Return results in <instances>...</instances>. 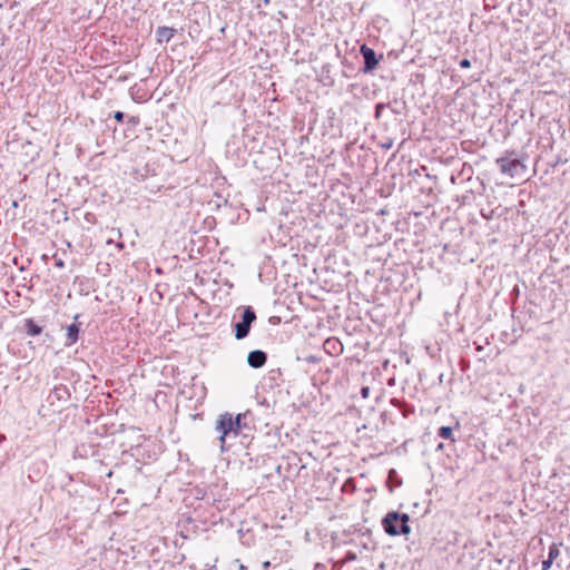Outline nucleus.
I'll list each match as a JSON object with an SVG mask.
<instances>
[{
    "instance_id": "obj_1",
    "label": "nucleus",
    "mask_w": 570,
    "mask_h": 570,
    "mask_svg": "<svg viewBox=\"0 0 570 570\" xmlns=\"http://www.w3.org/2000/svg\"><path fill=\"white\" fill-rule=\"evenodd\" d=\"M246 420L247 413H238L236 416H233V414L225 412L218 415L215 430L219 433L218 441L220 442L222 451L225 450L224 444L230 434L237 436L248 428Z\"/></svg>"
},
{
    "instance_id": "obj_2",
    "label": "nucleus",
    "mask_w": 570,
    "mask_h": 570,
    "mask_svg": "<svg viewBox=\"0 0 570 570\" xmlns=\"http://www.w3.org/2000/svg\"><path fill=\"white\" fill-rule=\"evenodd\" d=\"M409 520V514L391 511L387 512L386 515L382 519V527L385 533L391 537L400 534L406 535L411 532Z\"/></svg>"
},
{
    "instance_id": "obj_3",
    "label": "nucleus",
    "mask_w": 570,
    "mask_h": 570,
    "mask_svg": "<svg viewBox=\"0 0 570 570\" xmlns=\"http://www.w3.org/2000/svg\"><path fill=\"white\" fill-rule=\"evenodd\" d=\"M497 164L503 174L514 177L525 170L523 163L515 157L514 150L505 151V154L497 159Z\"/></svg>"
},
{
    "instance_id": "obj_4",
    "label": "nucleus",
    "mask_w": 570,
    "mask_h": 570,
    "mask_svg": "<svg viewBox=\"0 0 570 570\" xmlns=\"http://www.w3.org/2000/svg\"><path fill=\"white\" fill-rule=\"evenodd\" d=\"M255 321V311L250 306L245 307L242 314V320L237 322L234 326L235 338L244 340L245 337H247L250 331V326Z\"/></svg>"
},
{
    "instance_id": "obj_5",
    "label": "nucleus",
    "mask_w": 570,
    "mask_h": 570,
    "mask_svg": "<svg viewBox=\"0 0 570 570\" xmlns=\"http://www.w3.org/2000/svg\"><path fill=\"white\" fill-rule=\"evenodd\" d=\"M360 51L364 59L363 72H372L379 65V59L376 57L375 51L372 48L367 47L366 45L361 46Z\"/></svg>"
},
{
    "instance_id": "obj_6",
    "label": "nucleus",
    "mask_w": 570,
    "mask_h": 570,
    "mask_svg": "<svg viewBox=\"0 0 570 570\" xmlns=\"http://www.w3.org/2000/svg\"><path fill=\"white\" fill-rule=\"evenodd\" d=\"M267 354L262 350H255L248 353L247 363L253 368H261L266 364Z\"/></svg>"
},
{
    "instance_id": "obj_7",
    "label": "nucleus",
    "mask_w": 570,
    "mask_h": 570,
    "mask_svg": "<svg viewBox=\"0 0 570 570\" xmlns=\"http://www.w3.org/2000/svg\"><path fill=\"white\" fill-rule=\"evenodd\" d=\"M80 326L79 324L72 323L67 326V334L65 346L69 347L73 345L79 338Z\"/></svg>"
},
{
    "instance_id": "obj_8",
    "label": "nucleus",
    "mask_w": 570,
    "mask_h": 570,
    "mask_svg": "<svg viewBox=\"0 0 570 570\" xmlns=\"http://www.w3.org/2000/svg\"><path fill=\"white\" fill-rule=\"evenodd\" d=\"M22 328L29 336H38L43 331V327L36 323L32 318H26L23 321Z\"/></svg>"
},
{
    "instance_id": "obj_9",
    "label": "nucleus",
    "mask_w": 570,
    "mask_h": 570,
    "mask_svg": "<svg viewBox=\"0 0 570 570\" xmlns=\"http://www.w3.org/2000/svg\"><path fill=\"white\" fill-rule=\"evenodd\" d=\"M176 30L169 27H159L156 30V40L159 43L169 42L174 37Z\"/></svg>"
},
{
    "instance_id": "obj_10",
    "label": "nucleus",
    "mask_w": 570,
    "mask_h": 570,
    "mask_svg": "<svg viewBox=\"0 0 570 570\" xmlns=\"http://www.w3.org/2000/svg\"><path fill=\"white\" fill-rule=\"evenodd\" d=\"M69 397L68 389L63 385L56 386L49 394V399L67 400Z\"/></svg>"
},
{
    "instance_id": "obj_11",
    "label": "nucleus",
    "mask_w": 570,
    "mask_h": 570,
    "mask_svg": "<svg viewBox=\"0 0 570 570\" xmlns=\"http://www.w3.org/2000/svg\"><path fill=\"white\" fill-rule=\"evenodd\" d=\"M438 435L442 439L454 441V439L452 438V435H453L452 428H450V426H441L439 429Z\"/></svg>"
},
{
    "instance_id": "obj_12",
    "label": "nucleus",
    "mask_w": 570,
    "mask_h": 570,
    "mask_svg": "<svg viewBox=\"0 0 570 570\" xmlns=\"http://www.w3.org/2000/svg\"><path fill=\"white\" fill-rule=\"evenodd\" d=\"M337 345H341L340 342L335 338H328L325 341L324 346L327 351L336 350Z\"/></svg>"
},
{
    "instance_id": "obj_13",
    "label": "nucleus",
    "mask_w": 570,
    "mask_h": 570,
    "mask_svg": "<svg viewBox=\"0 0 570 570\" xmlns=\"http://www.w3.org/2000/svg\"><path fill=\"white\" fill-rule=\"evenodd\" d=\"M459 65L461 68L466 69V68L471 67V61L469 59L464 58L459 62Z\"/></svg>"
},
{
    "instance_id": "obj_14",
    "label": "nucleus",
    "mask_w": 570,
    "mask_h": 570,
    "mask_svg": "<svg viewBox=\"0 0 570 570\" xmlns=\"http://www.w3.org/2000/svg\"><path fill=\"white\" fill-rule=\"evenodd\" d=\"M114 118L118 121V122H121L125 118V114L122 111H116L114 114Z\"/></svg>"
},
{
    "instance_id": "obj_15",
    "label": "nucleus",
    "mask_w": 570,
    "mask_h": 570,
    "mask_svg": "<svg viewBox=\"0 0 570 570\" xmlns=\"http://www.w3.org/2000/svg\"><path fill=\"white\" fill-rule=\"evenodd\" d=\"M552 564V560L551 559H547V560H543L542 561V570H548Z\"/></svg>"
},
{
    "instance_id": "obj_16",
    "label": "nucleus",
    "mask_w": 570,
    "mask_h": 570,
    "mask_svg": "<svg viewBox=\"0 0 570 570\" xmlns=\"http://www.w3.org/2000/svg\"><path fill=\"white\" fill-rule=\"evenodd\" d=\"M559 554V550L558 549H550L549 551V558L548 559H551L553 561V559Z\"/></svg>"
},
{
    "instance_id": "obj_17",
    "label": "nucleus",
    "mask_w": 570,
    "mask_h": 570,
    "mask_svg": "<svg viewBox=\"0 0 570 570\" xmlns=\"http://www.w3.org/2000/svg\"><path fill=\"white\" fill-rule=\"evenodd\" d=\"M368 392H370L368 387H362V390H361V393H362L363 397H367Z\"/></svg>"
},
{
    "instance_id": "obj_18",
    "label": "nucleus",
    "mask_w": 570,
    "mask_h": 570,
    "mask_svg": "<svg viewBox=\"0 0 570 570\" xmlns=\"http://www.w3.org/2000/svg\"><path fill=\"white\" fill-rule=\"evenodd\" d=\"M383 108H384V105H383V104H379V105H376V117H379V116H380L381 109H383Z\"/></svg>"
},
{
    "instance_id": "obj_19",
    "label": "nucleus",
    "mask_w": 570,
    "mask_h": 570,
    "mask_svg": "<svg viewBox=\"0 0 570 570\" xmlns=\"http://www.w3.org/2000/svg\"><path fill=\"white\" fill-rule=\"evenodd\" d=\"M269 566H271V562H269V561H265V562L263 563V568H264L265 570H267Z\"/></svg>"
},
{
    "instance_id": "obj_20",
    "label": "nucleus",
    "mask_w": 570,
    "mask_h": 570,
    "mask_svg": "<svg viewBox=\"0 0 570 570\" xmlns=\"http://www.w3.org/2000/svg\"><path fill=\"white\" fill-rule=\"evenodd\" d=\"M56 265L58 267H63V262L61 259H59V261L56 262Z\"/></svg>"
},
{
    "instance_id": "obj_21",
    "label": "nucleus",
    "mask_w": 570,
    "mask_h": 570,
    "mask_svg": "<svg viewBox=\"0 0 570 570\" xmlns=\"http://www.w3.org/2000/svg\"><path fill=\"white\" fill-rule=\"evenodd\" d=\"M117 247H118V248H122V247H124V244H122V243H118V244H117Z\"/></svg>"
},
{
    "instance_id": "obj_22",
    "label": "nucleus",
    "mask_w": 570,
    "mask_h": 570,
    "mask_svg": "<svg viewBox=\"0 0 570 570\" xmlns=\"http://www.w3.org/2000/svg\"><path fill=\"white\" fill-rule=\"evenodd\" d=\"M355 558H356V557H355V554H351V556H348V559L354 560Z\"/></svg>"
},
{
    "instance_id": "obj_23",
    "label": "nucleus",
    "mask_w": 570,
    "mask_h": 570,
    "mask_svg": "<svg viewBox=\"0 0 570 570\" xmlns=\"http://www.w3.org/2000/svg\"><path fill=\"white\" fill-rule=\"evenodd\" d=\"M569 36H570V30H569Z\"/></svg>"
}]
</instances>
